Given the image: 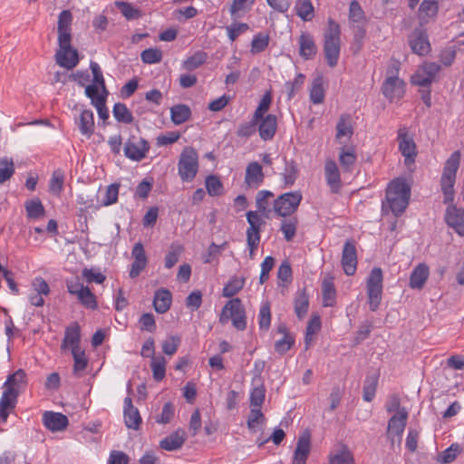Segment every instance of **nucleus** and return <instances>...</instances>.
Wrapping results in <instances>:
<instances>
[{
  "instance_id": "nucleus-3",
  "label": "nucleus",
  "mask_w": 464,
  "mask_h": 464,
  "mask_svg": "<svg viewBox=\"0 0 464 464\" xmlns=\"http://www.w3.org/2000/svg\"><path fill=\"white\" fill-rule=\"evenodd\" d=\"M460 153L454 151L446 160L440 178V188L443 193V203H452L454 200V185L456 182L457 171L459 167Z\"/></svg>"
},
{
  "instance_id": "nucleus-6",
  "label": "nucleus",
  "mask_w": 464,
  "mask_h": 464,
  "mask_svg": "<svg viewBox=\"0 0 464 464\" xmlns=\"http://www.w3.org/2000/svg\"><path fill=\"white\" fill-rule=\"evenodd\" d=\"M198 154L190 147H185L179 158L178 173L183 182H191L198 171Z\"/></svg>"
},
{
  "instance_id": "nucleus-26",
  "label": "nucleus",
  "mask_w": 464,
  "mask_h": 464,
  "mask_svg": "<svg viewBox=\"0 0 464 464\" xmlns=\"http://www.w3.org/2000/svg\"><path fill=\"white\" fill-rule=\"evenodd\" d=\"M27 383L26 373L24 370L19 369L14 372L13 374H10L5 382L4 383L5 390H10L12 393H15V395H19L20 391L23 390Z\"/></svg>"
},
{
  "instance_id": "nucleus-44",
  "label": "nucleus",
  "mask_w": 464,
  "mask_h": 464,
  "mask_svg": "<svg viewBox=\"0 0 464 464\" xmlns=\"http://www.w3.org/2000/svg\"><path fill=\"white\" fill-rule=\"evenodd\" d=\"M305 80V75L298 73L294 81H289L285 83V90L287 93V99L292 100L295 95L302 89Z\"/></svg>"
},
{
  "instance_id": "nucleus-2",
  "label": "nucleus",
  "mask_w": 464,
  "mask_h": 464,
  "mask_svg": "<svg viewBox=\"0 0 464 464\" xmlns=\"http://www.w3.org/2000/svg\"><path fill=\"white\" fill-rule=\"evenodd\" d=\"M340 25L333 19H328V25L324 33V53L327 64L334 68L336 66L341 50Z\"/></svg>"
},
{
  "instance_id": "nucleus-10",
  "label": "nucleus",
  "mask_w": 464,
  "mask_h": 464,
  "mask_svg": "<svg viewBox=\"0 0 464 464\" xmlns=\"http://www.w3.org/2000/svg\"><path fill=\"white\" fill-rule=\"evenodd\" d=\"M150 150V144L140 137L131 136L124 145V155L134 161L143 160Z\"/></svg>"
},
{
  "instance_id": "nucleus-59",
  "label": "nucleus",
  "mask_w": 464,
  "mask_h": 464,
  "mask_svg": "<svg viewBox=\"0 0 464 464\" xmlns=\"http://www.w3.org/2000/svg\"><path fill=\"white\" fill-rule=\"evenodd\" d=\"M297 171L296 164L293 160L285 163V171L282 174L285 185L292 186L295 182Z\"/></svg>"
},
{
  "instance_id": "nucleus-4",
  "label": "nucleus",
  "mask_w": 464,
  "mask_h": 464,
  "mask_svg": "<svg viewBox=\"0 0 464 464\" xmlns=\"http://www.w3.org/2000/svg\"><path fill=\"white\" fill-rule=\"evenodd\" d=\"M71 30L58 31L60 49L55 54L56 63L67 70L73 69L79 63L78 52L71 46Z\"/></svg>"
},
{
  "instance_id": "nucleus-35",
  "label": "nucleus",
  "mask_w": 464,
  "mask_h": 464,
  "mask_svg": "<svg viewBox=\"0 0 464 464\" xmlns=\"http://www.w3.org/2000/svg\"><path fill=\"white\" fill-rule=\"evenodd\" d=\"M336 138L351 137L353 133L352 119L349 114H342L336 125Z\"/></svg>"
},
{
  "instance_id": "nucleus-45",
  "label": "nucleus",
  "mask_w": 464,
  "mask_h": 464,
  "mask_svg": "<svg viewBox=\"0 0 464 464\" xmlns=\"http://www.w3.org/2000/svg\"><path fill=\"white\" fill-rule=\"evenodd\" d=\"M245 285V279L237 276H233L229 279L223 288V296L232 297L237 295Z\"/></svg>"
},
{
  "instance_id": "nucleus-56",
  "label": "nucleus",
  "mask_w": 464,
  "mask_h": 464,
  "mask_svg": "<svg viewBox=\"0 0 464 464\" xmlns=\"http://www.w3.org/2000/svg\"><path fill=\"white\" fill-rule=\"evenodd\" d=\"M266 395V389L263 383L255 386L250 392V405L251 407L261 408Z\"/></svg>"
},
{
  "instance_id": "nucleus-64",
  "label": "nucleus",
  "mask_w": 464,
  "mask_h": 464,
  "mask_svg": "<svg viewBox=\"0 0 464 464\" xmlns=\"http://www.w3.org/2000/svg\"><path fill=\"white\" fill-rule=\"evenodd\" d=\"M249 29L246 23H233L227 27V35L230 41L234 42L240 34Z\"/></svg>"
},
{
  "instance_id": "nucleus-25",
  "label": "nucleus",
  "mask_w": 464,
  "mask_h": 464,
  "mask_svg": "<svg viewBox=\"0 0 464 464\" xmlns=\"http://www.w3.org/2000/svg\"><path fill=\"white\" fill-rule=\"evenodd\" d=\"M124 421L129 429L138 430L141 423V417L137 408L132 404L130 397L124 400Z\"/></svg>"
},
{
  "instance_id": "nucleus-51",
  "label": "nucleus",
  "mask_w": 464,
  "mask_h": 464,
  "mask_svg": "<svg viewBox=\"0 0 464 464\" xmlns=\"http://www.w3.org/2000/svg\"><path fill=\"white\" fill-rule=\"evenodd\" d=\"M14 173V166L12 159H0V183L9 179Z\"/></svg>"
},
{
  "instance_id": "nucleus-54",
  "label": "nucleus",
  "mask_w": 464,
  "mask_h": 464,
  "mask_svg": "<svg viewBox=\"0 0 464 464\" xmlns=\"http://www.w3.org/2000/svg\"><path fill=\"white\" fill-rule=\"evenodd\" d=\"M206 188L210 196L216 197L223 193V185L221 180L214 175L206 179Z\"/></svg>"
},
{
  "instance_id": "nucleus-30",
  "label": "nucleus",
  "mask_w": 464,
  "mask_h": 464,
  "mask_svg": "<svg viewBox=\"0 0 464 464\" xmlns=\"http://www.w3.org/2000/svg\"><path fill=\"white\" fill-rule=\"evenodd\" d=\"M299 54L305 60L313 59L316 54L317 48L313 37L307 34L303 33L298 40Z\"/></svg>"
},
{
  "instance_id": "nucleus-42",
  "label": "nucleus",
  "mask_w": 464,
  "mask_h": 464,
  "mask_svg": "<svg viewBox=\"0 0 464 464\" xmlns=\"http://www.w3.org/2000/svg\"><path fill=\"white\" fill-rule=\"evenodd\" d=\"M378 385V375L372 374L366 377L363 384V400L372 401L375 396Z\"/></svg>"
},
{
  "instance_id": "nucleus-1",
  "label": "nucleus",
  "mask_w": 464,
  "mask_h": 464,
  "mask_svg": "<svg viewBox=\"0 0 464 464\" xmlns=\"http://www.w3.org/2000/svg\"><path fill=\"white\" fill-rule=\"evenodd\" d=\"M411 188L403 179H395L390 182L386 189V200L382 202V211H391L395 217L401 215L408 204Z\"/></svg>"
},
{
  "instance_id": "nucleus-22",
  "label": "nucleus",
  "mask_w": 464,
  "mask_h": 464,
  "mask_svg": "<svg viewBox=\"0 0 464 464\" xmlns=\"http://www.w3.org/2000/svg\"><path fill=\"white\" fill-rule=\"evenodd\" d=\"M257 125L260 138L265 141L271 140L277 130L276 116L267 114L266 117L260 119Z\"/></svg>"
},
{
  "instance_id": "nucleus-62",
  "label": "nucleus",
  "mask_w": 464,
  "mask_h": 464,
  "mask_svg": "<svg viewBox=\"0 0 464 464\" xmlns=\"http://www.w3.org/2000/svg\"><path fill=\"white\" fill-rule=\"evenodd\" d=\"M180 344V338L178 336H169L164 340L161 343L162 351L166 355H173L177 353L178 348Z\"/></svg>"
},
{
  "instance_id": "nucleus-15",
  "label": "nucleus",
  "mask_w": 464,
  "mask_h": 464,
  "mask_svg": "<svg viewBox=\"0 0 464 464\" xmlns=\"http://www.w3.org/2000/svg\"><path fill=\"white\" fill-rule=\"evenodd\" d=\"M409 44L412 53L424 56L430 52L428 35L420 29H415L409 36Z\"/></svg>"
},
{
  "instance_id": "nucleus-31",
  "label": "nucleus",
  "mask_w": 464,
  "mask_h": 464,
  "mask_svg": "<svg viewBox=\"0 0 464 464\" xmlns=\"http://www.w3.org/2000/svg\"><path fill=\"white\" fill-rule=\"evenodd\" d=\"M186 433L182 430H178L160 441L161 449L173 451L180 449L185 441Z\"/></svg>"
},
{
  "instance_id": "nucleus-14",
  "label": "nucleus",
  "mask_w": 464,
  "mask_h": 464,
  "mask_svg": "<svg viewBox=\"0 0 464 464\" xmlns=\"http://www.w3.org/2000/svg\"><path fill=\"white\" fill-rule=\"evenodd\" d=\"M405 83L396 75L386 78L382 86V94L391 102L401 99L404 94Z\"/></svg>"
},
{
  "instance_id": "nucleus-37",
  "label": "nucleus",
  "mask_w": 464,
  "mask_h": 464,
  "mask_svg": "<svg viewBox=\"0 0 464 464\" xmlns=\"http://www.w3.org/2000/svg\"><path fill=\"white\" fill-rule=\"evenodd\" d=\"M296 14L304 21H311L314 17V6L310 0H297L295 6Z\"/></svg>"
},
{
  "instance_id": "nucleus-41",
  "label": "nucleus",
  "mask_w": 464,
  "mask_h": 464,
  "mask_svg": "<svg viewBox=\"0 0 464 464\" xmlns=\"http://www.w3.org/2000/svg\"><path fill=\"white\" fill-rule=\"evenodd\" d=\"M310 100L314 104H320L324 100V90L323 88L322 77L315 78L310 89Z\"/></svg>"
},
{
  "instance_id": "nucleus-49",
  "label": "nucleus",
  "mask_w": 464,
  "mask_h": 464,
  "mask_svg": "<svg viewBox=\"0 0 464 464\" xmlns=\"http://www.w3.org/2000/svg\"><path fill=\"white\" fill-rule=\"evenodd\" d=\"M349 20L353 23L364 24L365 14L358 1L353 0L349 7Z\"/></svg>"
},
{
  "instance_id": "nucleus-53",
  "label": "nucleus",
  "mask_w": 464,
  "mask_h": 464,
  "mask_svg": "<svg viewBox=\"0 0 464 464\" xmlns=\"http://www.w3.org/2000/svg\"><path fill=\"white\" fill-rule=\"evenodd\" d=\"M259 328L267 331L271 324V312L269 303H265L261 305L258 314Z\"/></svg>"
},
{
  "instance_id": "nucleus-7",
  "label": "nucleus",
  "mask_w": 464,
  "mask_h": 464,
  "mask_svg": "<svg viewBox=\"0 0 464 464\" xmlns=\"http://www.w3.org/2000/svg\"><path fill=\"white\" fill-rule=\"evenodd\" d=\"M382 271L380 267L372 269L367 278V296L371 311H376L382 301Z\"/></svg>"
},
{
  "instance_id": "nucleus-9",
  "label": "nucleus",
  "mask_w": 464,
  "mask_h": 464,
  "mask_svg": "<svg viewBox=\"0 0 464 464\" xmlns=\"http://www.w3.org/2000/svg\"><path fill=\"white\" fill-rule=\"evenodd\" d=\"M440 70L441 67L437 63L426 62L413 74L411 82L415 85L428 87Z\"/></svg>"
},
{
  "instance_id": "nucleus-27",
  "label": "nucleus",
  "mask_w": 464,
  "mask_h": 464,
  "mask_svg": "<svg viewBox=\"0 0 464 464\" xmlns=\"http://www.w3.org/2000/svg\"><path fill=\"white\" fill-rule=\"evenodd\" d=\"M17 397L14 392H11V389L4 390L0 399V420L3 422L7 420L9 413L15 408Z\"/></svg>"
},
{
  "instance_id": "nucleus-18",
  "label": "nucleus",
  "mask_w": 464,
  "mask_h": 464,
  "mask_svg": "<svg viewBox=\"0 0 464 464\" xmlns=\"http://www.w3.org/2000/svg\"><path fill=\"white\" fill-rule=\"evenodd\" d=\"M44 425L51 431L64 430L68 424V418L60 412L45 411L43 415Z\"/></svg>"
},
{
  "instance_id": "nucleus-34",
  "label": "nucleus",
  "mask_w": 464,
  "mask_h": 464,
  "mask_svg": "<svg viewBox=\"0 0 464 464\" xmlns=\"http://www.w3.org/2000/svg\"><path fill=\"white\" fill-rule=\"evenodd\" d=\"M191 115V111L188 105L178 104L170 109V118L174 124L180 125L187 121Z\"/></svg>"
},
{
  "instance_id": "nucleus-55",
  "label": "nucleus",
  "mask_w": 464,
  "mask_h": 464,
  "mask_svg": "<svg viewBox=\"0 0 464 464\" xmlns=\"http://www.w3.org/2000/svg\"><path fill=\"white\" fill-rule=\"evenodd\" d=\"M115 5L120 9L121 14L128 20L137 19L140 16L139 9L134 8L130 3L117 1Z\"/></svg>"
},
{
  "instance_id": "nucleus-57",
  "label": "nucleus",
  "mask_w": 464,
  "mask_h": 464,
  "mask_svg": "<svg viewBox=\"0 0 464 464\" xmlns=\"http://www.w3.org/2000/svg\"><path fill=\"white\" fill-rule=\"evenodd\" d=\"M272 102V97L270 92H266L262 99L259 102L257 108L256 109L253 117L255 121H260V119L264 118V114L269 110L270 104Z\"/></svg>"
},
{
  "instance_id": "nucleus-43",
  "label": "nucleus",
  "mask_w": 464,
  "mask_h": 464,
  "mask_svg": "<svg viewBox=\"0 0 464 464\" xmlns=\"http://www.w3.org/2000/svg\"><path fill=\"white\" fill-rule=\"evenodd\" d=\"M112 113L119 122L130 124L133 121L132 114L124 103H115Z\"/></svg>"
},
{
  "instance_id": "nucleus-38",
  "label": "nucleus",
  "mask_w": 464,
  "mask_h": 464,
  "mask_svg": "<svg viewBox=\"0 0 464 464\" xmlns=\"http://www.w3.org/2000/svg\"><path fill=\"white\" fill-rule=\"evenodd\" d=\"M24 207L29 218L37 219L44 216V208L39 198L27 200Z\"/></svg>"
},
{
  "instance_id": "nucleus-32",
  "label": "nucleus",
  "mask_w": 464,
  "mask_h": 464,
  "mask_svg": "<svg viewBox=\"0 0 464 464\" xmlns=\"http://www.w3.org/2000/svg\"><path fill=\"white\" fill-rule=\"evenodd\" d=\"M171 304V294L167 289H159L155 292L153 305L157 313H166Z\"/></svg>"
},
{
  "instance_id": "nucleus-61",
  "label": "nucleus",
  "mask_w": 464,
  "mask_h": 464,
  "mask_svg": "<svg viewBox=\"0 0 464 464\" xmlns=\"http://www.w3.org/2000/svg\"><path fill=\"white\" fill-rule=\"evenodd\" d=\"M120 185L113 183L106 188L104 198L102 201V205L104 207L111 206L117 202L119 195Z\"/></svg>"
},
{
  "instance_id": "nucleus-60",
  "label": "nucleus",
  "mask_w": 464,
  "mask_h": 464,
  "mask_svg": "<svg viewBox=\"0 0 464 464\" xmlns=\"http://www.w3.org/2000/svg\"><path fill=\"white\" fill-rule=\"evenodd\" d=\"M269 44V36L264 34H258L254 36L251 43V52L258 53L266 50Z\"/></svg>"
},
{
  "instance_id": "nucleus-11",
  "label": "nucleus",
  "mask_w": 464,
  "mask_h": 464,
  "mask_svg": "<svg viewBox=\"0 0 464 464\" xmlns=\"http://www.w3.org/2000/svg\"><path fill=\"white\" fill-rule=\"evenodd\" d=\"M398 141L399 150L404 157V163L410 167L415 162L417 156L416 144L412 138L408 136V131L405 127L398 130Z\"/></svg>"
},
{
  "instance_id": "nucleus-48",
  "label": "nucleus",
  "mask_w": 464,
  "mask_h": 464,
  "mask_svg": "<svg viewBox=\"0 0 464 464\" xmlns=\"http://www.w3.org/2000/svg\"><path fill=\"white\" fill-rule=\"evenodd\" d=\"M356 154L354 153L353 150H348L341 149L340 154H339V162L342 165L344 171H352L353 167L354 166L356 162Z\"/></svg>"
},
{
  "instance_id": "nucleus-21",
  "label": "nucleus",
  "mask_w": 464,
  "mask_h": 464,
  "mask_svg": "<svg viewBox=\"0 0 464 464\" xmlns=\"http://www.w3.org/2000/svg\"><path fill=\"white\" fill-rule=\"evenodd\" d=\"M262 166L257 161L248 163L246 169L245 183L253 188H257L264 182Z\"/></svg>"
},
{
  "instance_id": "nucleus-23",
  "label": "nucleus",
  "mask_w": 464,
  "mask_h": 464,
  "mask_svg": "<svg viewBox=\"0 0 464 464\" xmlns=\"http://www.w3.org/2000/svg\"><path fill=\"white\" fill-rule=\"evenodd\" d=\"M310 434L308 432H304L298 439L294 453L293 464H305L310 453Z\"/></svg>"
},
{
  "instance_id": "nucleus-39",
  "label": "nucleus",
  "mask_w": 464,
  "mask_h": 464,
  "mask_svg": "<svg viewBox=\"0 0 464 464\" xmlns=\"http://www.w3.org/2000/svg\"><path fill=\"white\" fill-rule=\"evenodd\" d=\"M166 359L163 356L153 357L150 362L153 379L156 382H160L166 375Z\"/></svg>"
},
{
  "instance_id": "nucleus-16",
  "label": "nucleus",
  "mask_w": 464,
  "mask_h": 464,
  "mask_svg": "<svg viewBox=\"0 0 464 464\" xmlns=\"http://www.w3.org/2000/svg\"><path fill=\"white\" fill-rule=\"evenodd\" d=\"M450 204L446 209L445 221L457 234L464 236V209Z\"/></svg>"
},
{
  "instance_id": "nucleus-46",
  "label": "nucleus",
  "mask_w": 464,
  "mask_h": 464,
  "mask_svg": "<svg viewBox=\"0 0 464 464\" xmlns=\"http://www.w3.org/2000/svg\"><path fill=\"white\" fill-rule=\"evenodd\" d=\"M72 354L73 357V373L79 375L80 372L86 369L88 359L82 348L72 351Z\"/></svg>"
},
{
  "instance_id": "nucleus-33",
  "label": "nucleus",
  "mask_w": 464,
  "mask_h": 464,
  "mask_svg": "<svg viewBox=\"0 0 464 464\" xmlns=\"http://www.w3.org/2000/svg\"><path fill=\"white\" fill-rule=\"evenodd\" d=\"M294 304L296 316L303 319L306 315L309 307V296L305 289L297 291Z\"/></svg>"
},
{
  "instance_id": "nucleus-8",
  "label": "nucleus",
  "mask_w": 464,
  "mask_h": 464,
  "mask_svg": "<svg viewBox=\"0 0 464 464\" xmlns=\"http://www.w3.org/2000/svg\"><path fill=\"white\" fill-rule=\"evenodd\" d=\"M300 191H292L280 195L274 202V210L280 217L292 215L299 207L302 201Z\"/></svg>"
},
{
  "instance_id": "nucleus-20",
  "label": "nucleus",
  "mask_w": 464,
  "mask_h": 464,
  "mask_svg": "<svg viewBox=\"0 0 464 464\" xmlns=\"http://www.w3.org/2000/svg\"><path fill=\"white\" fill-rule=\"evenodd\" d=\"M75 123L82 135L86 138H91L94 133V115L92 111L89 109H82L78 118L75 119Z\"/></svg>"
},
{
  "instance_id": "nucleus-50",
  "label": "nucleus",
  "mask_w": 464,
  "mask_h": 464,
  "mask_svg": "<svg viewBox=\"0 0 464 464\" xmlns=\"http://www.w3.org/2000/svg\"><path fill=\"white\" fill-rule=\"evenodd\" d=\"M258 121H255L252 117L251 121L242 122L238 125L237 130V136L239 138H249L256 133L257 129Z\"/></svg>"
},
{
  "instance_id": "nucleus-19",
  "label": "nucleus",
  "mask_w": 464,
  "mask_h": 464,
  "mask_svg": "<svg viewBox=\"0 0 464 464\" xmlns=\"http://www.w3.org/2000/svg\"><path fill=\"white\" fill-rule=\"evenodd\" d=\"M81 329L78 323L74 322L65 328L64 337L61 348L63 350L71 348V351L81 348Z\"/></svg>"
},
{
  "instance_id": "nucleus-29",
  "label": "nucleus",
  "mask_w": 464,
  "mask_h": 464,
  "mask_svg": "<svg viewBox=\"0 0 464 464\" xmlns=\"http://www.w3.org/2000/svg\"><path fill=\"white\" fill-rule=\"evenodd\" d=\"M439 12V3L436 0H424L421 2L418 11V16L422 24L433 20Z\"/></svg>"
},
{
  "instance_id": "nucleus-63",
  "label": "nucleus",
  "mask_w": 464,
  "mask_h": 464,
  "mask_svg": "<svg viewBox=\"0 0 464 464\" xmlns=\"http://www.w3.org/2000/svg\"><path fill=\"white\" fill-rule=\"evenodd\" d=\"M331 464H354L352 453L346 449H342L330 459Z\"/></svg>"
},
{
  "instance_id": "nucleus-13",
  "label": "nucleus",
  "mask_w": 464,
  "mask_h": 464,
  "mask_svg": "<svg viewBox=\"0 0 464 464\" xmlns=\"http://www.w3.org/2000/svg\"><path fill=\"white\" fill-rule=\"evenodd\" d=\"M341 264L347 276H353L357 268V252L353 241L347 240L342 252Z\"/></svg>"
},
{
  "instance_id": "nucleus-12",
  "label": "nucleus",
  "mask_w": 464,
  "mask_h": 464,
  "mask_svg": "<svg viewBox=\"0 0 464 464\" xmlns=\"http://www.w3.org/2000/svg\"><path fill=\"white\" fill-rule=\"evenodd\" d=\"M408 412L404 408L399 410L388 421L387 437L392 443L395 442V437H398V443H401V436L406 427Z\"/></svg>"
},
{
  "instance_id": "nucleus-24",
  "label": "nucleus",
  "mask_w": 464,
  "mask_h": 464,
  "mask_svg": "<svg viewBox=\"0 0 464 464\" xmlns=\"http://www.w3.org/2000/svg\"><path fill=\"white\" fill-rule=\"evenodd\" d=\"M429 266L424 263L419 264L411 273L409 286L411 289H422L429 278Z\"/></svg>"
},
{
  "instance_id": "nucleus-47",
  "label": "nucleus",
  "mask_w": 464,
  "mask_h": 464,
  "mask_svg": "<svg viewBox=\"0 0 464 464\" xmlns=\"http://www.w3.org/2000/svg\"><path fill=\"white\" fill-rule=\"evenodd\" d=\"M297 224L298 221L296 218H291L282 221L280 230L284 234V237L287 242L292 241L295 237L296 234Z\"/></svg>"
},
{
  "instance_id": "nucleus-58",
  "label": "nucleus",
  "mask_w": 464,
  "mask_h": 464,
  "mask_svg": "<svg viewBox=\"0 0 464 464\" xmlns=\"http://www.w3.org/2000/svg\"><path fill=\"white\" fill-rule=\"evenodd\" d=\"M140 59L144 63H160L162 59V52L157 48H149L141 52Z\"/></svg>"
},
{
  "instance_id": "nucleus-40",
  "label": "nucleus",
  "mask_w": 464,
  "mask_h": 464,
  "mask_svg": "<svg viewBox=\"0 0 464 464\" xmlns=\"http://www.w3.org/2000/svg\"><path fill=\"white\" fill-rule=\"evenodd\" d=\"M79 303L87 309L95 310L98 306L96 296L90 290L88 286H85L77 295Z\"/></svg>"
},
{
  "instance_id": "nucleus-36",
  "label": "nucleus",
  "mask_w": 464,
  "mask_h": 464,
  "mask_svg": "<svg viewBox=\"0 0 464 464\" xmlns=\"http://www.w3.org/2000/svg\"><path fill=\"white\" fill-rule=\"evenodd\" d=\"M207 59L208 54L205 52L199 51L185 59L182 63V67L187 71H194L205 63Z\"/></svg>"
},
{
  "instance_id": "nucleus-28",
  "label": "nucleus",
  "mask_w": 464,
  "mask_h": 464,
  "mask_svg": "<svg viewBox=\"0 0 464 464\" xmlns=\"http://www.w3.org/2000/svg\"><path fill=\"white\" fill-rule=\"evenodd\" d=\"M334 280V277L328 275L322 282L323 305L324 307H332L336 303V290Z\"/></svg>"
},
{
  "instance_id": "nucleus-52",
  "label": "nucleus",
  "mask_w": 464,
  "mask_h": 464,
  "mask_svg": "<svg viewBox=\"0 0 464 464\" xmlns=\"http://www.w3.org/2000/svg\"><path fill=\"white\" fill-rule=\"evenodd\" d=\"M183 247L178 244H172L165 256V267L172 268L179 261Z\"/></svg>"
},
{
  "instance_id": "nucleus-17",
  "label": "nucleus",
  "mask_w": 464,
  "mask_h": 464,
  "mask_svg": "<svg viewBox=\"0 0 464 464\" xmlns=\"http://www.w3.org/2000/svg\"><path fill=\"white\" fill-rule=\"evenodd\" d=\"M324 176L332 193H338L342 187L341 175L338 166L333 160H328L324 164Z\"/></svg>"
},
{
  "instance_id": "nucleus-5",
  "label": "nucleus",
  "mask_w": 464,
  "mask_h": 464,
  "mask_svg": "<svg viewBox=\"0 0 464 464\" xmlns=\"http://www.w3.org/2000/svg\"><path fill=\"white\" fill-rule=\"evenodd\" d=\"M232 322V325L238 331H244L246 328V317L245 307L239 298L229 300L222 308L219 322L222 324Z\"/></svg>"
}]
</instances>
